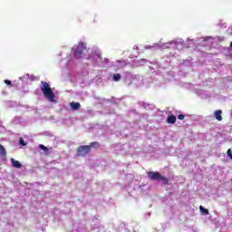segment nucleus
<instances>
[{
	"label": "nucleus",
	"mask_w": 232,
	"mask_h": 232,
	"mask_svg": "<svg viewBox=\"0 0 232 232\" xmlns=\"http://www.w3.org/2000/svg\"><path fill=\"white\" fill-rule=\"evenodd\" d=\"M11 162H12V166H13L14 168H17L18 169H20V168H22V166H23V165L21 164V162L15 160L14 158L11 159Z\"/></svg>",
	"instance_id": "nucleus-7"
},
{
	"label": "nucleus",
	"mask_w": 232,
	"mask_h": 232,
	"mask_svg": "<svg viewBox=\"0 0 232 232\" xmlns=\"http://www.w3.org/2000/svg\"><path fill=\"white\" fill-rule=\"evenodd\" d=\"M86 52V44L80 43L78 45L73 47V55L75 59H81L82 53Z\"/></svg>",
	"instance_id": "nucleus-3"
},
{
	"label": "nucleus",
	"mask_w": 232,
	"mask_h": 232,
	"mask_svg": "<svg viewBox=\"0 0 232 232\" xmlns=\"http://www.w3.org/2000/svg\"><path fill=\"white\" fill-rule=\"evenodd\" d=\"M147 177H148V179H150V180H162L163 184L165 186H168V183H169L168 178L160 175V173L158 171L147 172Z\"/></svg>",
	"instance_id": "nucleus-2"
},
{
	"label": "nucleus",
	"mask_w": 232,
	"mask_h": 232,
	"mask_svg": "<svg viewBox=\"0 0 232 232\" xmlns=\"http://www.w3.org/2000/svg\"><path fill=\"white\" fill-rule=\"evenodd\" d=\"M41 91L43 92L45 99H47L49 102H55V93H53V91L52 90V87H50V84L43 81L41 82Z\"/></svg>",
	"instance_id": "nucleus-1"
},
{
	"label": "nucleus",
	"mask_w": 232,
	"mask_h": 232,
	"mask_svg": "<svg viewBox=\"0 0 232 232\" xmlns=\"http://www.w3.org/2000/svg\"><path fill=\"white\" fill-rule=\"evenodd\" d=\"M0 157H6V150L0 144Z\"/></svg>",
	"instance_id": "nucleus-9"
},
{
	"label": "nucleus",
	"mask_w": 232,
	"mask_h": 232,
	"mask_svg": "<svg viewBox=\"0 0 232 232\" xmlns=\"http://www.w3.org/2000/svg\"><path fill=\"white\" fill-rule=\"evenodd\" d=\"M39 149H40V150H43L44 151H48V147H46V146H44V145H43V144H40V145H39Z\"/></svg>",
	"instance_id": "nucleus-13"
},
{
	"label": "nucleus",
	"mask_w": 232,
	"mask_h": 232,
	"mask_svg": "<svg viewBox=\"0 0 232 232\" xmlns=\"http://www.w3.org/2000/svg\"><path fill=\"white\" fill-rule=\"evenodd\" d=\"M230 48H232V42L230 43Z\"/></svg>",
	"instance_id": "nucleus-17"
},
{
	"label": "nucleus",
	"mask_w": 232,
	"mask_h": 232,
	"mask_svg": "<svg viewBox=\"0 0 232 232\" xmlns=\"http://www.w3.org/2000/svg\"><path fill=\"white\" fill-rule=\"evenodd\" d=\"M98 57L101 59V54H100V55H98Z\"/></svg>",
	"instance_id": "nucleus-19"
},
{
	"label": "nucleus",
	"mask_w": 232,
	"mask_h": 232,
	"mask_svg": "<svg viewBox=\"0 0 232 232\" xmlns=\"http://www.w3.org/2000/svg\"><path fill=\"white\" fill-rule=\"evenodd\" d=\"M20 144L22 146H26V142H24V140H23V138L20 139Z\"/></svg>",
	"instance_id": "nucleus-15"
},
{
	"label": "nucleus",
	"mask_w": 232,
	"mask_h": 232,
	"mask_svg": "<svg viewBox=\"0 0 232 232\" xmlns=\"http://www.w3.org/2000/svg\"><path fill=\"white\" fill-rule=\"evenodd\" d=\"M185 116L183 114L178 115L179 121H184Z\"/></svg>",
	"instance_id": "nucleus-14"
},
{
	"label": "nucleus",
	"mask_w": 232,
	"mask_h": 232,
	"mask_svg": "<svg viewBox=\"0 0 232 232\" xmlns=\"http://www.w3.org/2000/svg\"><path fill=\"white\" fill-rule=\"evenodd\" d=\"M214 115H215V119H217V121H222V110H217L215 112H214Z\"/></svg>",
	"instance_id": "nucleus-8"
},
{
	"label": "nucleus",
	"mask_w": 232,
	"mask_h": 232,
	"mask_svg": "<svg viewBox=\"0 0 232 232\" xmlns=\"http://www.w3.org/2000/svg\"><path fill=\"white\" fill-rule=\"evenodd\" d=\"M70 106L74 111H77V110H81V103L79 102H72L70 103Z\"/></svg>",
	"instance_id": "nucleus-5"
},
{
	"label": "nucleus",
	"mask_w": 232,
	"mask_h": 232,
	"mask_svg": "<svg viewBox=\"0 0 232 232\" xmlns=\"http://www.w3.org/2000/svg\"><path fill=\"white\" fill-rule=\"evenodd\" d=\"M121 74L120 73H115L113 75V81H115L116 82H118V81H121Z\"/></svg>",
	"instance_id": "nucleus-12"
},
{
	"label": "nucleus",
	"mask_w": 232,
	"mask_h": 232,
	"mask_svg": "<svg viewBox=\"0 0 232 232\" xmlns=\"http://www.w3.org/2000/svg\"><path fill=\"white\" fill-rule=\"evenodd\" d=\"M220 41H224V38H221Z\"/></svg>",
	"instance_id": "nucleus-18"
},
{
	"label": "nucleus",
	"mask_w": 232,
	"mask_h": 232,
	"mask_svg": "<svg viewBox=\"0 0 232 232\" xmlns=\"http://www.w3.org/2000/svg\"><path fill=\"white\" fill-rule=\"evenodd\" d=\"M5 83L10 86V84H12V82L10 80H5Z\"/></svg>",
	"instance_id": "nucleus-16"
},
{
	"label": "nucleus",
	"mask_w": 232,
	"mask_h": 232,
	"mask_svg": "<svg viewBox=\"0 0 232 232\" xmlns=\"http://www.w3.org/2000/svg\"><path fill=\"white\" fill-rule=\"evenodd\" d=\"M168 124H175L177 122V117L175 115H169L167 118Z\"/></svg>",
	"instance_id": "nucleus-6"
},
{
	"label": "nucleus",
	"mask_w": 232,
	"mask_h": 232,
	"mask_svg": "<svg viewBox=\"0 0 232 232\" xmlns=\"http://www.w3.org/2000/svg\"><path fill=\"white\" fill-rule=\"evenodd\" d=\"M77 151H78L79 157H84V156L88 155V153H90L91 147L88 145H82L77 149Z\"/></svg>",
	"instance_id": "nucleus-4"
},
{
	"label": "nucleus",
	"mask_w": 232,
	"mask_h": 232,
	"mask_svg": "<svg viewBox=\"0 0 232 232\" xmlns=\"http://www.w3.org/2000/svg\"><path fill=\"white\" fill-rule=\"evenodd\" d=\"M199 210L201 211V213H203L204 215H209V210H208L207 208H205L202 206H199Z\"/></svg>",
	"instance_id": "nucleus-10"
},
{
	"label": "nucleus",
	"mask_w": 232,
	"mask_h": 232,
	"mask_svg": "<svg viewBox=\"0 0 232 232\" xmlns=\"http://www.w3.org/2000/svg\"><path fill=\"white\" fill-rule=\"evenodd\" d=\"M90 148H99L101 146V144H99V142L97 141H93V142H91V144L89 145Z\"/></svg>",
	"instance_id": "nucleus-11"
}]
</instances>
